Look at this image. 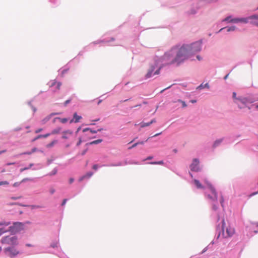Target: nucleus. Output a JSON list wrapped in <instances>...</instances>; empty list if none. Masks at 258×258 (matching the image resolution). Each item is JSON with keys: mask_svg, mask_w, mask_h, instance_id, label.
Returning <instances> with one entry per match:
<instances>
[{"mask_svg": "<svg viewBox=\"0 0 258 258\" xmlns=\"http://www.w3.org/2000/svg\"><path fill=\"white\" fill-rule=\"evenodd\" d=\"M187 59V52L184 47L180 48L173 47L168 52L165 53L160 58V61L162 66L170 65L176 63L179 65Z\"/></svg>", "mask_w": 258, "mask_h": 258, "instance_id": "f257e3e1", "label": "nucleus"}, {"mask_svg": "<svg viewBox=\"0 0 258 258\" xmlns=\"http://www.w3.org/2000/svg\"><path fill=\"white\" fill-rule=\"evenodd\" d=\"M201 41H197L190 45H183L181 47H184V49L187 52V59L193 54L199 52L201 49Z\"/></svg>", "mask_w": 258, "mask_h": 258, "instance_id": "f03ea898", "label": "nucleus"}, {"mask_svg": "<svg viewBox=\"0 0 258 258\" xmlns=\"http://www.w3.org/2000/svg\"><path fill=\"white\" fill-rule=\"evenodd\" d=\"M222 235L224 238H227L232 237L235 233V229L230 225L226 226L224 220H222Z\"/></svg>", "mask_w": 258, "mask_h": 258, "instance_id": "7ed1b4c3", "label": "nucleus"}, {"mask_svg": "<svg viewBox=\"0 0 258 258\" xmlns=\"http://www.w3.org/2000/svg\"><path fill=\"white\" fill-rule=\"evenodd\" d=\"M1 242L4 245H9L12 246L17 245L18 244L17 237L14 235L3 237L1 240Z\"/></svg>", "mask_w": 258, "mask_h": 258, "instance_id": "20e7f679", "label": "nucleus"}, {"mask_svg": "<svg viewBox=\"0 0 258 258\" xmlns=\"http://www.w3.org/2000/svg\"><path fill=\"white\" fill-rule=\"evenodd\" d=\"M207 186L209 189V192L206 193L207 198L211 202H216L218 199V195L215 189L210 183H207Z\"/></svg>", "mask_w": 258, "mask_h": 258, "instance_id": "39448f33", "label": "nucleus"}, {"mask_svg": "<svg viewBox=\"0 0 258 258\" xmlns=\"http://www.w3.org/2000/svg\"><path fill=\"white\" fill-rule=\"evenodd\" d=\"M25 228V224L22 222H14L13 226L9 227L8 231L13 233H17Z\"/></svg>", "mask_w": 258, "mask_h": 258, "instance_id": "423d86ee", "label": "nucleus"}, {"mask_svg": "<svg viewBox=\"0 0 258 258\" xmlns=\"http://www.w3.org/2000/svg\"><path fill=\"white\" fill-rule=\"evenodd\" d=\"M4 252L10 258H13L20 253V251L14 247V246L5 248Z\"/></svg>", "mask_w": 258, "mask_h": 258, "instance_id": "0eeeda50", "label": "nucleus"}, {"mask_svg": "<svg viewBox=\"0 0 258 258\" xmlns=\"http://www.w3.org/2000/svg\"><path fill=\"white\" fill-rule=\"evenodd\" d=\"M253 100L247 98H239L237 99V101L235 103L238 105L240 108H242L246 106L247 103H251L253 102Z\"/></svg>", "mask_w": 258, "mask_h": 258, "instance_id": "6e6552de", "label": "nucleus"}, {"mask_svg": "<svg viewBox=\"0 0 258 258\" xmlns=\"http://www.w3.org/2000/svg\"><path fill=\"white\" fill-rule=\"evenodd\" d=\"M162 66L160 67L154 73L153 72L155 69V67L154 66H152L150 67V69L148 70V71L147 74L145 76L146 79H148L153 75H158L160 73V71Z\"/></svg>", "mask_w": 258, "mask_h": 258, "instance_id": "1a4fd4ad", "label": "nucleus"}, {"mask_svg": "<svg viewBox=\"0 0 258 258\" xmlns=\"http://www.w3.org/2000/svg\"><path fill=\"white\" fill-rule=\"evenodd\" d=\"M199 161L197 159H194L193 162L190 166L191 170L193 171H198L199 170Z\"/></svg>", "mask_w": 258, "mask_h": 258, "instance_id": "9d476101", "label": "nucleus"}, {"mask_svg": "<svg viewBox=\"0 0 258 258\" xmlns=\"http://www.w3.org/2000/svg\"><path fill=\"white\" fill-rule=\"evenodd\" d=\"M249 20H251L250 23L252 24L258 26V15H253L249 17Z\"/></svg>", "mask_w": 258, "mask_h": 258, "instance_id": "9b49d317", "label": "nucleus"}, {"mask_svg": "<svg viewBox=\"0 0 258 258\" xmlns=\"http://www.w3.org/2000/svg\"><path fill=\"white\" fill-rule=\"evenodd\" d=\"M61 85V83L59 82H57L55 80H53L50 82L49 87H52L54 86H56V90H58L60 89V87Z\"/></svg>", "mask_w": 258, "mask_h": 258, "instance_id": "f8f14e48", "label": "nucleus"}, {"mask_svg": "<svg viewBox=\"0 0 258 258\" xmlns=\"http://www.w3.org/2000/svg\"><path fill=\"white\" fill-rule=\"evenodd\" d=\"M62 138L64 139H68L72 135L73 132L71 130H67L62 132Z\"/></svg>", "mask_w": 258, "mask_h": 258, "instance_id": "ddd939ff", "label": "nucleus"}, {"mask_svg": "<svg viewBox=\"0 0 258 258\" xmlns=\"http://www.w3.org/2000/svg\"><path fill=\"white\" fill-rule=\"evenodd\" d=\"M73 117L74 118L70 121V123H72L73 122H74L75 123L78 122H79L80 120L82 118V117L81 116L78 115L76 112L74 113Z\"/></svg>", "mask_w": 258, "mask_h": 258, "instance_id": "4468645a", "label": "nucleus"}, {"mask_svg": "<svg viewBox=\"0 0 258 258\" xmlns=\"http://www.w3.org/2000/svg\"><path fill=\"white\" fill-rule=\"evenodd\" d=\"M55 114H57V113H52L51 114H50V115L46 116L44 118H43L42 120H41V122L42 124H45V123H46L48 120H50V119L51 118V117L53 116V115H54Z\"/></svg>", "mask_w": 258, "mask_h": 258, "instance_id": "2eb2a0df", "label": "nucleus"}, {"mask_svg": "<svg viewBox=\"0 0 258 258\" xmlns=\"http://www.w3.org/2000/svg\"><path fill=\"white\" fill-rule=\"evenodd\" d=\"M93 175V173L91 172H88L85 175H83L81 177H80L79 179V181H83L85 178H89L91 177Z\"/></svg>", "mask_w": 258, "mask_h": 258, "instance_id": "dca6fc26", "label": "nucleus"}, {"mask_svg": "<svg viewBox=\"0 0 258 258\" xmlns=\"http://www.w3.org/2000/svg\"><path fill=\"white\" fill-rule=\"evenodd\" d=\"M156 122V120L155 119H152L150 122L148 123H145V122H142L140 123V125L141 127H145L146 126H149L150 124H151L153 123H154Z\"/></svg>", "mask_w": 258, "mask_h": 258, "instance_id": "f3484780", "label": "nucleus"}, {"mask_svg": "<svg viewBox=\"0 0 258 258\" xmlns=\"http://www.w3.org/2000/svg\"><path fill=\"white\" fill-rule=\"evenodd\" d=\"M194 182L198 188H204V186L202 185V184L198 180L194 179Z\"/></svg>", "mask_w": 258, "mask_h": 258, "instance_id": "a211bd4d", "label": "nucleus"}, {"mask_svg": "<svg viewBox=\"0 0 258 258\" xmlns=\"http://www.w3.org/2000/svg\"><path fill=\"white\" fill-rule=\"evenodd\" d=\"M61 127H57L54 130H53L51 132V135H56V134H58L60 133V132H61Z\"/></svg>", "mask_w": 258, "mask_h": 258, "instance_id": "6ab92c4d", "label": "nucleus"}, {"mask_svg": "<svg viewBox=\"0 0 258 258\" xmlns=\"http://www.w3.org/2000/svg\"><path fill=\"white\" fill-rule=\"evenodd\" d=\"M222 141H223V139H219V140H217L216 141H215V142L213 144V147L215 148V147H217L218 146H219L221 143Z\"/></svg>", "mask_w": 258, "mask_h": 258, "instance_id": "aec40b11", "label": "nucleus"}, {"mask_svg": "<svg viewBox=\"0 0 258 258\" xmlns=\"http://www.w3.org/2000/svg\"><path fill=\"white\" fill-rule=\"evenodd\" d=\"M248 20H249V17L245 18H239V22L243 23H247L248 22Z\"/></svg>", "mask_w": 258, "mask_h": 258, "instance_id": "412c9836", "label": "nucleus"}, {"mask_svg": "<svg viewBox=\"0 0 258 258\" xmlns=\"http://www.w3.org/2000/svg\"><path fill=\"white\" fill-rule=\"evenodd\" d=\"M59 119L60 120V121L62 123H64L66 122H67L68 121V119L67 118H60V117H56L54 118V121H55V119Z\"/></svg>", "mask_w": 258, "mask_h": 258, "instance_id": "4be33fe9", "label": "nucleus"}, {"mask_svg": "<svg viewBox=\"0 0 258 258\" xmlns=\"http://www.w3.org/2000/svg\"><path fill=\"white\" fill-rule=\"evenodd\" d=\"M102 142V140L98 139L97 140L93 141L89 143L88 144H89V145L97 144L101 143Z\"/></svg>", "mask_w": 258, "mask_h": 258, "instance_id": "5701e85b", "label": "nucleus"}, {"mask_svg": "<svg viewBox=\"0 0 258 258\" xmlns=\"http://www.w3.org/2000/svg\"><path fill=\"white\" fill-rule=\"evenodd\" d=\"M87 131H89L90 133H92V134H95V133H97V131H94V130H91L90 128H84L83 130V132H87Z\"/></svg>", "mask_w": 258, "mask_h": 258, "instance_id": "b1692460", "label": "nucleus"}, {"mask_svg": "<svg viewBox=\"0 0 258 258\" xmlns=\"http://www.w3.org/2000/svg\"><path fill=\"white\" fill-rule=\"evenodd\" d=\"M33 166V163H31V164H29V166H27V167H25V168H21L20 169V171L21 172H23L24 170H28V169H30Z\"/></svg>", "mask_w": 258, "mask_h": 258, "instance_id": "393cba45", "label": "nucleus"}, {"mask_svg": "<svg viewBox=\"0 0 258 258\" xmlns=\"http://www.w3.org/2000/svg\"><path fill=\"white\" fill-rule=\"evenodd\" d=\"M7 231H9L8 230H6L4 228H0V236H1L3 233H4Z\"/></svg>", "mask_w": 258, "mask_h": 258, "instance_id": "a878e982", "label": "nucleus"}, {"mask_svg": "<svg viewBox=\"0 0 258 258\" xmlns=\"http://www.w3.org/2000/svg\"><path fill=\"white\" fill-rule=\"evenodd\" d=\"M152 164H159V165H163L164 164V162L163 161H160L158 162H153L150 163Z\"/></svg>", "mask_w": 258, "mask_h": 258, "instance_id": "bb28decb", "label": "nucleus"}, {"mask_svg": "<svg viewBox=\"0 0 258 258\" xmlns=\"http://www.w3.org/2000/svg\"><path fill=\"white\" fill-rule=\"evenodd\" d=\"M56 143V141H52L51 143H49V144L47 145V148H50V147H52L54 144H55Z\"/></svg>", "mask_w": 258, "mask_h": 258, "instance_id": "cd10ccee", "label": "nucleus"}, {"mask_svg": "<svg viewBox=\"0 0 258 258\" xmlns=\"http://www.w3.org/2000/svg\"><path fill=\"white\" fill-rule=\"evenodd\" d=\"M57 172L56 168H54L52 171L49 173L50 175H55Z\"/></svg>", "mask_w": 258, "mask_h": 258, "instance_id": "c85d7f7f", "label": "nucleus"}, {"mask_svg": "<svg viewBox=\"0 0 258 258\" xmlns=\"http://www.w3.org/2000/svg\"><path fill=\"white\" fill-rule=\"evenodd\" d=\"M10 224V222H0V226H8Z\"/></svg>", "mask_w": 258, "mask_h": 258, "instance_id": "c756f323", "label": "nucleus"}, {"mask_svg": "<svg viewBox=\"0 0 258 258\" xmlns=\"http://www.w3.org/2000/svg\"><path fill=\"white\" fill-rule=\"evenodd\" d=\"M231 23H238L239 22V18L232 19L230 21Z\"/></svg>", "mask_w": 258, "mask_h": 258, "instance_id": "7c9ffc66", "label": "nucleus"}, {"mask_svg": "<svg viewBox=\"0 0 258 258\" xmlns=\"http://www.w3.org/2000/svg\"><path fill=\"white\" fill-rule=\"evenodd\" d=\"M205 87H208V88H209V84H208V83H206V84H205L204 85H203L202 84H201V85L198 87V88H201H201H205Z\"/></svg>", "mask_w": 258, "mask_h": 258, "instance_id": "2f4dec72", "label": "nucleus"}, {"mask_svg": "<svg viewBox=\"0 0 258 258\" xmlns=\"http://www.w3.org/2000/svg\"><path fill=\"white\" fill-rule=\"evenodd\" d=\"M235 29H236L235 26H232V27H230L228 28L227 29V31L228 32H230V31H234V30H235Z\"/></svg>", "mask_w": 258, "mask_h": 258, "instance_id": "473e14b6", "label": "nucleus"}, {"mask_svg": "<svg viewBox=\"0 0 258 258\" xmlns=\"http://www.w3.org/2000/svg\"><path fill=\"white\" fill-rule=\"evenodd\" d=\"M178 101L179 102H181L182 103L183 107H185L187 106L186 103H185V102L184 101H182L181 100H180V99H179L178 100Z\"/></svg>", "mask_w": 258, "mask_h": 258, "instance_id": "72a5a7b5", "label": "nucleus"}, {"mask_svg": "<svg viewBox=\"0 0 258 258\" xmlns=\"http://www.w3.org/2000/svg\"><path fill=\"white\" fill-rule=\"evenodd\" d=\"M8 184H9V182L7 181H3L0 182V185H8Z\"/></svg>", "mask_w": 258, "mask_h": 258, "instance_id": "f704fd0d", "label": "nucleus"}, {"mask_svg": "<svg viewBox=\"0 0 258 258\" xmlns=\"http://www.w3.org/2000/svg\"><path fill=\"white\" fill-rule=\"evenodd\" d=\"M139 144V143H136L134 144H133L131 147H129L128 149L130 150L133 148H135Z\"/></svg>", "mask_w": 258, "mask_h": 258, "instance_id": "c9c22d12", "label": "nucleus"}, {"mask_svg": "<svg viewBox=\"0 0 258 258\" xmlns=\"http://www.w3.org/2000/svg\"><path fill=\"white\" fill-rule=\"evenodd\" d=\"M50 135H51V133H47V134H45V135H42V137L43 138H46L48 137H49Z\"/></svg>", "mask_w": 258, "mask_h": 258, "instance_id": "e433bc0d", "label": "nucleus"}, {"mask_svg": "<svg viewBox=\"0 0 258 258\" xmlns=\"http://www.w3.org/2000/svg\"><path fill=\"white\" fill-rule=\"evenodd\" d=\"M22 182H15L13 184V186L14 187H17V186H18L20 185V184Z\"/></svg>", "mask_w": 258, "mask_h": 258, "instance_id": "4c0bfd02", "label": "nucleus"}, {"mask_svg": "<svg viewBox=\"0 0 258 258\" xmlns=\"http://www.w3.org/2000/svg\"><path fill=\"white\" fill-rule=\"evenodd\" d=\"M220 201V203L221 204V206L222 207H223L224 198L222 196L221 197Z\"/></svg>", "mask_w": 258, "mask_h": 258, "instance_id": "58836bf2", "label": "nucleus"}, {"mask_svg": "<svg viewBox=\"0 0 258 258\" xmlns=\"http://www.w3.org/2000/svg\"><path fill=\"white\" fill-rule=\"evenodd\" d=\"M32 154V153L31 151L30 152H26L22 153L21 154V155H31Z\"/></svg>", "mask_w": 258, "mask_h": 258, "instance_id": "ea45409f", "label": "nucleus"}, {"mask_svg": "<svg viewBox=\"0 0 258 258\" xmlns=\"http://www.w3.org/2000/svg\"><path fill=\"white\" fill-rule=\"evenodd\" d=\"M82 142V139H81V138H79V141H78V142H77V145H77V146H80V144H81Z\"/></svg>", "mask_w": 258, "mask_h": 258, "instance_id": "a19ab883", "label": "nucleus"}, {"mask_svg": "<svg viewBox=\"0 0 258 258\" xmlns=\"http://www.w3.org/2000/svg\"><path fill=\"white\" fill-rule=\"evenodd\" d=\"M232 19H231V17H226L224 20V21H228L230 22V21Z\"/></svg>", "mask_w": 258, "mask_h": 258, "instance_id": "79ce46f5", "label": "nucleus"}, {"mask_svg": "<svg viewBox=\"0 0 258 258\" xmlns=\"http://www.w3.org/2000/svg\"><path fill=\"white\" fill-rule=\"evenodd\" d=\"M31 180L30 179L28 178H24V179H23L21 180V182H25V181H29V180Z\"/></svg>", "mask_w": 258, "mask_h": 258, "instance_id": "37998d69", "label": "nucleus"}, {"mask_svg": "<svg viewBox=\"0 0 258 258\" xmlns=\"http://www.w3.org/2000/svg\"><path fill=\"white\" fill-rule=\"evenodd\" d=\"M232 95H233V98L236 100L235 101H237V98H236V93L235 92H233Z\"/></svg>", "mask_w": 258, "mask_h": 258, "instance_id": "c03bdc74", "label": "nucleus"}, {"mask_svg": "<svg viewBox=\"0 0 258 258\" xmlns=\"http://www.w3.org/2000/svg\"><path fill=\"white\" fill-rule=\"evenodd\" d=\"M49 191L51 194H53L55 192V189L53 188H51Z\"/></svg>", "mask_w": 258, "mask_h": 258, "instance_id": "a18cd8bd", "label": "nucleus"}, {"mask_svg": "<svg viewBox=\"0 0 258 258\" xmlns=\"http://www.w3.org/2000/svg\"><path fill=\"white\" fill-rule=\"evenodd\" d=\"M42 131V128H38L35 131V133L36 134H37V133L41 132Z\"/></svg>", "mask_w": 258, "mask_h": 258, "instance_id": "49530a36", "label": "nucleus"}, {"mask_svg": "<svg viewBox=\"0 0 258 258\" xmlns=\"http://www.w3.org/2000/svg\"><path fill=\"white\" fill-rule=\"evenodd\" d=\"M98 165L95 164V165H94L92 167V168L95 170H96L97 169H98Z\"/></svg>", "mask_w": 258, "mask_h": 258, "instance_id": "de8ad7c7", "label": "nucleus"}, {"mask_svg": "<svg viewBox=\"0 0 258 258\" xmlns=\"http://www.w3.org/2000/svg\"><path fill=\"white\" fill-rule=\"evenodd\" d=\"M37 151H38V149L36 148L35 147V148H33L32 149L31 152H32V153H34V152H36Z\"/></svg>", "mask_w": 258, "mask_h": 258, "instance_id": "09e8293b", "label": "nucleus"}, {"mask_svg": "<svg viewBox=\"0 0 258 258\" xmlns=\"http://www.w3.org/2000/svg\"><path fill=\"white\" fill-rule=\"evenodd\" d=\"M42 138V135H40L39 136H38L36 138H35L34 140H33V141L38 139H40V138Z\"/></svg>", "mask_w": 258, "mask_h": 258, "instance_id": "8fccbe9b", "label": "nucleus"}, {"mask_svg": "<svg viewBox=\"0 0 258 258\" xmlns=\"http://www.w3.org/2000/svg\"><path fill=\"white\" fill-rule=\"evenodd\" d=\"M71 102V100L70 99H69V100H66L64 103V104L65 106H66L68 103H69L70 102Z\"/></svg>", "mask_w": 258, "mask_h": 258, "instance_id": "3c124183", "label": "nucleus"}, {"mask_svg": "<svg viewBox=\"0 0 258 258\" xmlns=\"http://www.w3.org/2000/svg\"><path fill=\"white\" fill-rule=\"evenodd\" d=\"M67 201V199H64V200H63V201H62V204H61V205H62V206H64V205L66 204V203Z\"/></svg>", "mask_w": 258, "mask_h": 258, "instance_id": "603ef678", "label": "nucleus"}, {"mask_svg": "<svg viewBox=\"0 0 258 258\" xmlns=\"http://www.w3.org/2000/svg\"><path fill=\"white\" fill-rule=\"evenodd\" d=\"M258 194V191L254 192H253V193L251 194L250 195V196H250V197H251V196H254V195H256V194Z\"/></svg>", "mask_w": 258, "mask_h": 258, "instance_id": "864d4df0", "label": "nucleus"}, {"mask_svg": "<svg viewBox=\"0 0 258 258\" xmlns=\"http://www.w3.org/2000/svg\"><path fill=\"white\" fill-rule=\"evenodd\" d=\"M73 181H74V179L73 178H70V179H69V183L70 184L72 183L73 182Z\"/></svg>", "mask_w": 258, "mask_h": 258, "instance_id": "5fc2aeb1", "label": "nucleus"}, {"mask_svg": "<svg viewBox=\"0 0 258 258\" xmlns=\"http://www.w3.org/2000/svg\"><path fill=\"white\" fill-rule=\"evenodd\" d=\"M87 149H86L85 150H84L82 153H81L82 155H84L86 154V153L87 152Z\"/></svg>", "mask_w": 258, "mask_h": 258, "instance_id": "6e6d98bb", "label": "nucleus"}, {"mask_svg": "<svg viewBox=\"0 0 258 258\" xmlns=\"http://www.w3.org/2000/svg\"><path fill=\"white\" fill-rule=\"evenodd\" d=\"M152 159H153V157L152 156H149L145 160H151Z\"/></svg>", "mask_w": 258, "mask_h": 258, "instance_id": "4d7b16f0", "label": "nucleus"}, {"mask_svg": "<svg viewBox=\"0 0 258 258\" xmlns=\"http://www.w3.org/2000/svg\"><path fill=\"white\" fill-rule=\"evenodd\" d=\"M15 164V163H7V164H6V165H7V166H9V165H13V164Z\"/></svg>", "mask_w": 258, "mask_h": 258, "instance_id": "13d9d810", "label": "nucleus"}, {"mask_svg": "<svg viewBox=\"0 0 258 258\" xmlns=\"http://www.w3.org/2000/svg\"><path fill=\"white\" fill-rule=\"evenodd\" d=\"M171 86H172V85H171V86H170L168 87L167 88H165V89H164L162 90L161 91V93H162V92H163L164 90H165L166 89H168V88H170Z\"/></svg>", "mask_w": 258, "mask_h": 258, "instance_id": "bf43d9fd", "label": "nucleus"}, {"mask_svg": "<svg viewBox=\"0 0 258 258\" xmlns=\"http://www.w3.org/2000/svg\"><path fill=\"white\" fill-rule=\"evenodd\" d=\"M197 58L199 60H201L202 59V58L199 55H197Z\"/></svg>", "mask_w": 258, "mask_h": 258, "instance_id": "052dcab7", "label": "nucleus"}, {"mask_svg": "<svg viewBox=\"0 0 258 258\" xmlns=\"http://www.w3.org/2000/svg\"><path fill=\"white\" fill-rule=\"evenodd\" d=\"M217 209V207L215 205H213V209L216 210Z\"/></svg>", "mask_w": 258, "mask_h": 258, "instance_id": "680f3d73", "label": "nucleus"}, {"mask_svg": "<svg viewBox=\"0 0 258 258\" xmlns=\"http://www.w3.org/2000/svg\"><path fill=\"white\" fill-rule=\"evenodd\" d=\"M204 181H205V183H206L207 185V183H210V182L208 181V180L207 179H206L204 180Z\"/></svg>", "mask_w": 258, "mask_h": 258, "instance_id": "e2e57ef3", "label": "nucleus"}, {"mask_svg": "<svg viewBox=\"0 0 258 258\" xmlns=\"http://www.w3.org/2000/svg\"><path fill=\"white\" fill-rule=\"evenodd\" d=\"M6 152V150H3L2 151H0V155L1 154H2V153H4Z\"/></svg>", "mask_w": 258, "mask_h": 258, "instance_id": "0e129e2a", "label": "nucleus"}, {"mask_svg": "<svg viewBox=\"0 0 258 258\" xmlns=\"http://www.w3.org/2000/svg\"><path fill=\"white\" fill-rule=\"evenodd\" d=\"M228 75H229V74L226 75L224 77V79L225 80L227 79V78H228Z\"/></svg>", "mask_w": 258, "mask_h": 258, "instance_id": "69168bd1", "label": "nucleus"}, {"mask_svg": "<svg viewBox=\"0 0 258 258\" xmlns=\"http://www.w3.org/2000/svg\"><path fill=\"white\" fill-rule=\"evenodd\" d=\"M190 102L191 103H194L196 102V100H190Z\"/></svg>", "mask_w": 258, "mask_h": 258, "instance_id": "338daca9", "label": "nucleus"}, {"mask_svg": "<svg viewBox=\"0 0 258 258\" xmlns=\"http://www.w3.org/2000/svg\"><path fill=\"white\" fill-rule=\"evenodd\" d=\"M80 129H81V127L78 128V129H77V130L76 131V134H77L79 132V131L80 130Z\"/></svg>", "mask_w": 258, "mask_h": 258, "instance_id": "774afa93", "label": "nucleus"}]
</instances>
